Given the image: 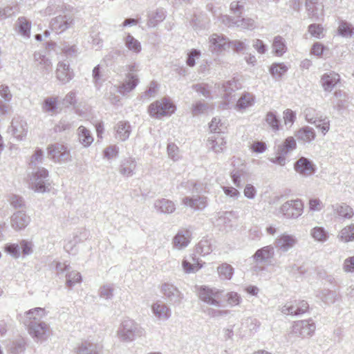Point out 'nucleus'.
<instances>
[{
	"label": "nucleus",
	"instance_id": "1",
	"mask_svg": "<svg viewBox=\"0 0 354 354\" xmlns=\"http://www.w3.org/2000/svg\"><path fill=\"white\" fill-rule=\"evenodd\" d=\"M145 330L140 324L131 319H126L120 325L117 335L124 342H133L136 337L144 335Z\"/></svg>",
	"mask_w": 354,
	"mask_h": 354
},
{
	"label": "nucleus",
	"instance_id": "2",
	"mask_svg": "<svg viewBox=\"0 0 354 354\" xmlns=\"http://www.w3.org/2000/svg\"><path fill=\"white\" fill-rule=\"evenodd\" d=\"M33 319L31 322L26 323L29 335L36 342L46 341L50 335L49 324L42 320Z\"/></svg>",
	"mask_w": 354,
	"mask_h": 354
},
{
	"label": "nucleus",
	"instance_id": "3",
	"mask_svg": "<svg viewBox=\"0 0 354 354\" xmlns=\"http://www.w3.org/2000/svg\"><path fill=\"white\" fill-rule=\"evenodd\" d=\"M306 120L314 124L325 135L330 129V120L328 117L323 115L319 111L312 107H308L304 111Z\"/></svg>",
	"mask_w": 354,
	"mask_h": 354
},
{
	"label": "nucleus",
	"instance_id": "4",
	"mask_svg": "<svg viewBox=\"0 0 354 354\" xmlns=\"http://www.w3.org/2000/svg\"><path fill=\"white\" fill-rule=\"evenodd\" d=\"M48 171L44 167L38 168L31 172L29 178V186L35 192L44 193L49 190L47 178Z\"/></svg>",
	"mask_w": 354,
	"mask_h": 354
},
{
	"label": "nucleus",
	"instance_id": "5",
	"mask_svg": "<svg viewBox=\"0 0 354 354\" xmlns=\"http://www.w3.org/2000/svg\"><path fill=\"white\" fill-rule=\"evenodd\" d=\"M48 157L56 163H65L71 160L69 149L64 144L56 142L47 147Z\"/></svg>",
	"mask_w": 354,
	"mask_h": 354
},
{
	"label": "nucleus",
	"instance_id": "6",
	"mask_svg": "<svg viewBox=\"0 0 354 354\" xmlns=\"http://www.w3.org/2000/svg\"><path fill=\"white\" fill-rule=\"evenodd\" d=\"M274 256V248L272 245H266L257 250L252 256L253 260L257 264L255 270H263V267L261 265L270 264Z\"/></svg>",
	"mask_w": 354,
	"mask_h": 354
},
{
	"label": "nucleus",
	"instance_id": "7",
	"mask_svg": "<svg viewBox=\"0 0 354 354\" xmlns=\"http://www.w3.org/2000/svg\"><path fill=\"white\" fill-rule=\"evenodd\" d=\"M304 212V203L300 199L285 202L279 209V212L286 218H297Z\"/></svg>",
	"mask_w": 354,
	"mask_h": 354
},
{
	"label": "nucleus",
	"instance_id": "8",
	"mask_svg": "<svg viewBox=\"0 0 354 354\" xmlns=\"http://www.w3.org/2000/svg\"><path fill=\"white\" fill-rule=\"evenodd\" d=\"M175 111L174 105L166 99L156 101L149 106V113L151 116L159 118L164 115L173 113Z\"/></svg>",
	"mask_w": 354,
	"mask_h": 354
},
{
	"label": "nucleus",
	"instance_id": "9",
	"mask_svg": "<svg viewBox=\"0 0 354 354\" xmlns=\"http://www.w3.org/2000/svg\"><path fill=\"white\" fill-rule=\"evenodd\" d=\"M74 25V18L71 15H59L50 21L51 30L57 34H60L71 28Z\"/></svg>",
	"mask_w": 354,
	"mask_h": 354
},
{
	"label": "nucleus",
	"instance_id": "10",
	"mask_svg": "<svg viewBox=\"0 0 354 354\" xmlns=\"http://www.w3.org/2000/svg\"><path fill=\"white\" fill-rule=\"evenodd\" d=\"M222 290L208 287H201L198 292L199 298L205 303L216 307L221 306L219 301Z\"/></svg>",
	"mask_w": 354,
	"mask_h": 354
},
{
	"label": "nucleus",
	"instance_id": "11",
	"mask_svg": "<svg viewBox=\"0 0 354 354\" xmlns=\"http://www.w3.org/2000/svg\"><path fill=\"white\" fill-rule=\"evenodd\" d=\"M160 291L172 305L178 306L183 299V294L173 284L164 283L162 284Z\"/></svg>",
	"mask_w": 354,
	"mask_h": 354
},
{
	"label": "nucleus",
	"instance_id": "12",
	"mask_svg": "<svg viewBox=\"0 0 354 354\" xmlns=\"http://www.w3.org/2000/svg\"><path fill=\"white\" fill-rule=\"evenodd\" d=\"M315 324L312 320H300L292 325V332L298 337L312 336L315 330Z\"/></svg>",
	"mask_w": 354,
	"mask_h": 354
},
{
	"label": "nucleus",
	"instance_id": "13",
	"mask_svg": "<svg viewBox=\"0 0 354 354\" xmlns=\"http://www.w3.org/2000/svg\"><path fill=\"white\" fill-rule=\"evenodd\" d=\"M33 64L43 75L49 74L52 71L53 64L50 59L40 51H35L33 53Z\"/></svg>",
	"mask_w": 354,
	"mask_h": 354
},
{
	"label": "nucleus",
	"instance_id": "14",
	"mask_svg": "<svg viewBox=\"0 0 354 354\" xmlns=\"http://www.w3.org/2000/svg\"><path fill=\"white\" fill-rule=\"evenodd\" d=\"M340 75L330 71L324 73L320 77V84L325 92L330 93L340 82Z\"/></svg>",
	"mask_w": 354,
	"mask_h": 354
},
{
	"label": "nucleus",
	"instance_id": "15",
	"mask_svg": "<svg viewBox=\"0 0 354 354\" xmlns=\"http://www.w3.org/2000/svg\"><path fill=\"white\" fill-rule=\"evenodd\" d=\"M309 308L308 304L304 300L294 301L283 306L281 308L285 315H299L306 313Z\"/></svg>",
	"mask_w": 354,
	"mask_h": 354
},
{
	"label": "nucleus",
	"instance_id": "16",
	"mask_svg": "<svg viewBox=\"0 0 354 354\" xmlns=\"http://www.w3.org/2000/svg\"><path fill=\"white\" fill-rule=\"evenodd\" d=\"M297 243V239L295 236L283 233L275 239L274 243L278 251L286 252L294 248Z\"/></svg>",
	"mask_w": 354,
	"mask_h": 354
},
{
	"label": "nucleus",
	"instance_id": "17",
	"mask_svg": "<svg viewBox=\"0 0 354 354\" xmlns=\"http://www.w3.org/2000/svg\"><path fill=\"white\" fill-rule=\"evenodd\" d=\"M9 131L17 140H22L28 132L26 122L19 117L14 118L9 127Z\"/></svg>",
	"mask_w": 354,
	"mask_h": 354
},
{
	"label": "nucleus",
	"instance_id": "18",
	"mask_svg": "<svg viewBox=\"0 0 354 354\" xmlns=\"http://www.w3.org/2000/svg\"><path fill=\"white\" fill-rule=\"evenodd\" d=\"M294 169L300 175L308 177L315 173V166L308 158L301 157L295 162Z\"/></svg>",
	"mask_w": 354,
	"mask_h": 354
},
{
	"label": "nucleus",
	"instance_id": "19",
	"mask_svg": "<svg viewBox=\"0 0 354 354\" xmlns=\"http://www.w3.org/2000/svg\"><path fill=\"white\" fill-rule=\"evenodd\" d=\"M55 76L61 84H66L73 78L74 73L71 68L69 64L64 62H59L55 71Z\"/></svg>",
	"mask_w": 354,
	"mask_h": 354
},
{
	"label": "nucleus",
	"instance_id": "20",
	"mask_svg": "<svg viewBox=\"0 0 354 354\" xmlns=\"http://www.w3.org/2000/svg\"><path fill=\"white\" fill-rule=\"evenodd\" d=\"M192 233L187 229L179 230L172 240L173 248L181 250L187 248L191 241Z\"/></svg>",
	"mask_w": 354,
	"mask_h": 354
},
{
	"label": "nucleus",
	"instance_id": "21",
	"mask_svg": "<svg viewBox=\"0 0 354 354\" xmlns=\"http://www.w3.org/2000/svg\"><path fill=\"white\" fill-rule=\"evenodd\" d=\"M209 42L212 51L220 52L230 48V41L223 35L212 34L209 38Z\"/></svg>",
	"mask_w": 354,
	"mask_h": 354
},
{
	"label": "nucleus",
	"instance_id": "22",
	"mask_svg": "<svg viewBox=\"0 0 354 354\" xmlns=\"http://www.w3.org/2000/svg\"><path fill=\"white\" fill-rule=\"evenodd\" d=\"M30 217L23 211H17L10 217L12 228L16 231L24 230L30 223Z\"/></svg>",
	"mask_w": 354,
	"mask_h": 354
},
{
	"label": "nucleus",
	"instance_id": "23",
	"mask_svg": "<svg viewBox=\"0 0 354 354\" xmlns=\"http://www.w3.org/2000/svg\"><path fill=\"white\" fill-rule=\"evenodd\" d=\"M151 311L154 316L160 321H167L171 315V311L169 306L159 301L151 305Z\"/></svg>",
	"mask_w": 354,
	"mask_h": 354
},
{
	"label": "nucleus",
	"instance_id": "24",
	"mask_svg": "<svg viewBox=\"0 0 354 354\" xmlns=\"http://www.w3.org/2000/svg\"><path fill=\"white\" fill-rule=\"evenodd\" d=\"M182 204L194 210H202L207 205V197L203 196H186L182 199Z\"/></svg>",
	"mask_w": 354,
	"mask_h": 354
},
{
	"label": "nucleus",
	"instance_id": "25",
	"mask_svg": "<svg viewBox=\"0 0 354 354\" xmlns=\"http://www.w3.org/2000/svg\"><path fill=\"white\" fill-rule=\"evenodd\" d=\"M226 140L222 134H212L207 142V146L209 149L215 153H221L225 148Z\"/></svg>",
	"mask_w": 354,
	"mask_h": 354
},
{
	"label": "nucleus",
	"instance_id": "26",
	"mask_svg": "<svg viewBox=\"0 0 354 354\" xmlns=\"http://www.w3.org/2000/svg\"><path fill=\"white\" fill-rule=\"evenodd\" d=\"M102 346L88 340L82 342L76 347V354H100Z\"/></svg>",
	"mask_w": 354,
	"mask_h": 354
},
{
	"label": "nucleus",
	"instance_id": "27",
	"mask_svg": "<svg viewBox=\"0 0 354 354\" xmlns=\"http://www.w3.org/2000/svg\"><path fill=\"white\" fill-rule=\"evenodd\" d=\"M153 207L158 213L170 214L176 210V205L172 201L167 198L157 199L153 203Z\"/></svg>",
	"mask_w": 354,
	"mask_h": 354
},
{
	"label": "nucleus",
	"instance_id": "28",
	"mask_svg": "<svg viewBox=\"0 0 354 354\" xmlns=\"http://www.w3.org/2000/svg\"><path fill=\"white\" fill-rule=\"evenodd\" d=\"M295 136L299 142L310 143L315 139L316 132L313 128L305 126L297 130L295 133Z\"/></svg>",
	"mask_w": 354,
	"mask_h": 354
},
{
	"label": "nucleus",
	"instance_id": "29",
	"mask_svg": "<svg viewBox=\"0 0 354 354\" xmlns=\"http://www.w3.org/2000/svg\"><path fill=\"white\" fill-rule=\"evenodd\" d=\"M138 82L139 80L137 75L127 73L124 82L118 87V91L122 95H125L133 90Z\"/></svg>",
	"mask_w": 354,
	"mask_h": 354
},
{
	"label": "nucleus",
	"instance_id": "30",
	"mask_svg": "<svg viewBox=\"0 0 354 354\" xmlns=\"http://www.w3.org/2000/svg\"><path fill=\"white\" fill-rule=\"evenodd\" d=\"M182 266L185 273H195L202 268L198 259L194 254L189 255L183 260Z\"/></svg>",
	"mask_w": 354,
	"mask_h": 354
},
{
	"label": "nucleus",
	"instance_id": "31",
	"mask_svg": "<svg viewBox=\"0 0 354 354\" xmlns=\"http://www.w3.org/2000/svg\"><path fill=\"white\" fill-rule=\"evenodd\" d=\"M136 167V162L132 158L122 160L119 167V172L121 175L127 177L132 176Z\"/></svg>",
	"mask_w": 354,
	"mask_h": 354
},
{
	"label": "nucleus",
	"instance_id": "32",
	"mask_svg": "<svg viewBox=\"0 0 354 354\" xmlns=\"http://www.w3.org/2000/svg\"><path fill=\"white\" fill-rule=\"evenodd\" d=\"M115 131L116 138L121 141H125L130 136L131 131V125L129 122L120 121L117 124Z\"/></svg>",
	"mask_w": 354,
	"mask_h": 354
},
{
	"label": "nucleus",
	"instance_id": "33",
	"mask_svg": "<svg viewBox=\"0 0 354 354\" xmlns=\"http://www.w3.org/2000/svg\"><path fill=\"white\" fill-rule=\"evenodd\" d=\"M79 142L84 147H89L94 138L91 131L84 126H80L77 130Z\"/></svg>",
	"mask_w": 354,
	"mask_h": 354
},
{
	"label": "nucleus",
	"instance_id": "34",
	"mask_svg": "<svg viewBox=\"0 0 354 354\" xmlns=\"http://www.w3.org/2000/svg\"><path fill=\"white\" fill-rule=\"evenodd\" d=\"M239 88L238 83L236 80H229L225 82L222 88L223 90V97L227 102H230L233 100L234 95H232V93L235 92Z\"/></svg>",
	"mask_w": 354,
	"mask_h": 354
},
{
	"label": "nucleus",
	"instance_id": "35",
	"mask_svg": "<svg viewBox=\"0 0 354 354\" xmlns=\"http://www.w3.org/2000/svg\"><path fill=\"white\" fill-rule=\"evenodd\" d=\"M18 32L24 38L30 36L31 23L25 17H20L16 22Z\"/></svg>",
	"mask_w": 354,
	"mask_h": 354
},
{
	"label": "nucleus",
	"instance_id": "36",
	"mask_svg": "<svg viewBox=\"0 0 354 354\" xmlns=\"http://www.w3.org/2000/svg\"><path fill=\"white\" fill-rule=\"evenodd\" d=\"M297 143L293 137H288L282 144L277 147L276 153L287 155L289 152L296 149Z\"/></svg>",
	"mask_w": 354,
	"mask_h": 354
},
{
	"label": "nucleus",
	"instance_id": "37",
	"mask_svg": "<svg viewBox=\"0 0 354 354\" xmlns=\"http://www.w3.org/2000/svg\"><path fill=\"white\" fill-rule=\"evenodd\" d=\"M308 18L313 21H321L324 17V6L321 4L313 5L306 8Z\"/></svg>",
	"mask_w": 354,
	"mask_h": 354
},
{
	"label": "nucleus",
	"instance_id": "38",
	"mask_svg": "<svg viewBox=\"0 0 354 354\" xmlns=\"http://www.w3.org/2000/svg\"><path fill=\"white\" fill-rule=\"evenodd\" d=\"M333 209L339 216L344 218H351L354 214L353 209L344 203L335 204L333 205Z\"/></svg>",
	"mask_w": 354,
	"mask_h": 354
},
{
	"label": "nucleus",
	"instance_id": "39",
	"mask_svg": "<svg viewBox=\"0 0 354 354\" xmlns=\"http://www.w3.org/2000/svg\"><path fill=\"white\" fill-rule=\"evenodd\" d=\"M337 238L343 242L347 243L354 241V223H351L342 228L337 235Z\"/></svg>",
	"mask_w": 354,
	"mask_h": 354
},
{
	"label": "nucleus",
	"instance_id": "40",
	"mask_svg": "<svg viewBox=\"0 0 354 354\" xmlns=\"http://www.w3.org/2000/svg\"><path fill=\"white\" fill-rule=\"evenodd\" d=\"M316 297L325 304H333L336 300V292L328 289H322L317 292Z\"/></svg>",
	"mask_w": 354,
	"mask_h": 354
},
{
	"label": "nucleus",
	"instance_id": "41",
	"mask_svg": "<svg viewBox=\"0 0 354 354\" xmlns=\"http://www.w3.org/2000/svg\"><path fill=\"white\" fill-rule=\"evenodd\" d=\"M165 17V11L162 9H158L155 12H151L148 15L147 25L149 27H155L160 22L162 21Z\"/></svg>",
	"mask_w": 354,
	"mask_h": 354
},
{
	"label": "nucleus",
	"instance_id": "42",
	"mask_svg": "<svg viewBox=\"0 0 354 354\" xmlns=\"http://www.w3.org/2000/svg\"><path fill=\"white\" fill-rule=\"evenodd\" d=\"M58 97H48L44 100L42 110L45 113L53 115L57 112Z\"/></svg>",
	"mask_w": 354,
	"mask_h": 354
},
{
	"label": "nucleus",
	"instance_id": "43",
	"mask_svg": "<svg viewBox=\"0 0 354 354\" xmlns=\"http://www.w3.org/2000/svg\"><path fill=\"white\" fill-rule=\"evenodd\" d=\"M26 341L24 338L19 337L13 340L8 346V351L12 354H21L26 350Z\"/></svg>",
	"mask_w": 354,
	"mask_h": 354
},
{
	"label": "nucleus",
	"instance_id": "44",
	"mask_svg": "<svg viewBox=\"0 0 354 354\" xmlns=\"http://www.w3.org/2000/svg\"><path fill=\"white\" fill-rule=\"evenodd\" d=\"M265 121L266 124L271 128L272 131L277 132L280 129V120L277 115L275 111H269L266 113Z\"/></svg>",
	"mask_w": 354,
	"mask_h": 354
},
{
	"label": "nucleus",
	"instance_id": "45",
	"mask_svg": "<svg viewBox=\"0 0 354 354\" xmlns=\"http://www.w3.org/2000/svg\"><path fill=\"white\" fill-rule=\"evenodd\" d=\"M44 159V151L37 148L30 158L29 169H32V171L37 170L39 165L43 162Z\"/></svg>",
	"mask_w": 354,
	"mask_h": 354
},
{
	"label": "nucleus",
	"instance_id": "46",
	"mask_svg": "<svg viewBox=\"0 0 354 354\" xmlns=\"http://www.w3.org/2000/svg\"><path fill=\"white\" fill-rule=\"evenodd\" d=\"M354 28L353 25L346 21H340L337 28V32L339 35L345 38H351L353 35Z\"/></svg>",
	"mask_w": 354,
	"mask_h": 354
},
{
	"label": "nucleus",
	"instance_id": "47",
	"mask_svg": "<svg viewBox=\"0 0 354 354\" xmlns=\"http://www.w3.org/2000/svg\"><path fill=\"white\" fill-rule=\"evenodd\" d=\"M272 48L276 55L282 56L287 50L284 39L281 36L275 37L272 43Z\"/></svg>",
	"mask_w": 354,
	"mask_h": 354
},
{
	"label": "nucleus",
	"instance_id": "48",
	"mask_svg": "<svg viewBox=\"0 0 354 354\" xmlns=\"http://www.w3.org/2000/svg\"><path fill=\"white\" fill-rule=\"evenodd\" d=\"M254 103V96L250 93H245L237 101L236 107L239 109H245L252 106Z\"/></svg>",
	"mask_w": 354,
	"mask_h": 354
},
{
	"label": "nucleus",
	"instance_id": "49",
	"mask_svg": "<svg viewBox=\"0 0 354 354\" xmlns=\"http://www.w3.org/2000/svg\"><path fill=\"white\" fill-rule=\"evenodd\" d=\"M125 46L135 53H139L142 47L140 42L135 39L131 35L128 34L124 39Z\"/></svg>",
	"mask_w": 354,
	"mask_h": 354
},
{
	"label": "nucleus",
	"instance_id": "50",
	"mask_svg": "<svg viewBox=\"0 0 354 354\" xmlns=\"http://www.w3.org/2000/svg\"><path fill=\"white\" fill-rule=\"evenodd\" d=\"M313 238L319 242H325L328 239V233L322 227H315L310 231Z\"/></svg>",
	"mask_w": 354,
	"mask_h": 354
},
{
	"label": "nucleus",
	"instance_id": "51",
	"mask_svg": "<svg viewBox=\"0 0 354 354\" xmlns=\"http://www.w3.org/2000/svg\"><path fill=\"white\" fill-rule=\"evenodd\" d=\"M288 68L283 63H274L270 68V74L275 78H280L284 75Z\"/></svg>",
	"mask_w": 354,
	"mask_h": 354
},
{
	"label": "nucleus",
	"instance_id": "52",
	"mask_svg": "<svg viewBox=\"0 0 354 354\" xmlns=\"http://www.w3.org/2000/svg\"><path fill=\"white\" fill-rule=\"evenodd\" d=\"M26 317L28 319V322H31L33 320V318H35L37 320H41V318H44L46 315V313L44 308H35L29 310L26 313Z\"/></svg>",
	"mask_w": 354,
	"mask_h": 354
},
{
	"label": "nucleus",
	"instance_id": "53",
	"mask_svg": "<svg viewBox=\"0 0 354 354\" xmlns=\"http://www.w3.org/2000/svg\"><path fill=\"white\" fill-rule=\"evenodd\" d=\"M219 277L222 279H230L233 275L234 269L227 263H223L217 268Z\"/></svg>",
	"mask_w": 354,
	"mask_h": 354
},
{
	"label": "nucleus",
	"instance_id": "54",
	"mask_svg": "<svg viewBox=\"0 0 354 354\" xmlns=\"http://www.w3.org/2000/svg\"><path fill=\"white\" fill-rule=\"evenodd\" d=\"M168 157L176 162L181 158V154L178 147L174 142H169L167 146Z\"/></svg>",
	"mask_w": 354,
	"mask_h": 354
},
{
	"label": "nucleus",
	"instance_id": "55",
	"mask_svg": "<svg viewBox=\"0 0 354 354\" xmlns=\"http://www.w3.org/2000/svg\"><path fill=\"white\" fill-rule=\"evenodd\" d=\"M196 251L203 256L209 254L212 251L210 241L207 239L201 240L196 245Z\"/></svg>",
	"mask_w": 354,
	"mask_h": 354
},
{
	"label": "nucleus",
	"instance_id": "56",
	"mask_svg": "<svg viewBox=\"0 0 354 354\" xmlns=\"http://www.w3.org/2000/svg\"><path fill=\"white\" fill-rule=\"evenodd\" d=\"M234 26L243 29L252 30L255 28V22L251 18H239L235 19Z\"/></svg>",
	"mask_w": 354,
	"mask_h": 354
},
{
	"label": "nucleus",
	"instance_id": "57",
	"mask_svg": "<svg viewBox=\"0 0 354 354\" xmlns=\"http://www.w3.org/2000/svg\"><path fill=\"white\" fill-rule=\"evenodd\" d=\"M66 286L69 288H72L76 283H81L82 275L77 271H71L68 272L66 276Z\"/></svg>",
	"mask_w": 354,
	"mask_h": 354
},
{
	"label": "nucleus",
	"instance_id": "58",
	"mask_svg": "<svg viewBox=\"0 0 354 354\" xmlns=\"http://www.w3.org/2000/svg\"><path fill=\"white\" fill-rule=\"evenodd\" d=\"M62 53L67 57H76L79 53V49L75 44H70L64 42L62 46Z\"/></svg>",
	"mask_w": 354,
	"mask_h": 354
},
{
	"label": "nucleus",
	"instance_id": "59",
	"mask_svg": "<svg viewBox=\"0 0 354 354\" xmlns=\"http://www.w3.org/2000/svg\"><path fill=\"white\" fill-rule=\"evenodd\" d=\"M193 89L206 98L211 97L209 86L205 83H199L192 86Z\"/></svg>",
	"mask_w": 354,
	"mask_h": 354
},
{
	"label": "nucleus",
	"instance_id": "60",
	"mask_svg": "<svg viewBox=\"0 0 354 354\" xmlns=\"http://www.w3.org/2000/svg\"><path fill=\"white\" fill-rule=\"evenodd\" d=\"M308 32L313 37L320 39L324 36V28L321 24H313L308 26Z\"/></svg>",
	"mask_w": 354,
	"mask_h": 354
},
{
	"label": "nucleus",
	"instance_id": "61",
	"mask_svg": "<svg viewBox=\"0 0 354 354\" xmlns=\"http://www.w3.org/2000/svg\"><path fill=\"white\" fill-rule=\"evenodd\" d=\"M207 109L208 104L207 103L198 101L192 105V113L194 115H198L205 113Z\"/></svg>",
	"mask_w": 354,
	"mask_h": 354
},
{
	"label": "nucleus",
	"instance_id": "62",
	"mask_svg": "<svg viewBox=\"0 0 354 354\" xmlns=\"http://www.w3.org/2000/svg\"><path fill=\"white\" fill-rule=\"evenodd\" d=\"M72 123L66 119H62L55 126L54 131L56 133H61L68 131L72 128Z\"/></svg>",
	"mask_w": 354,
	"mask_h": 354
},
{
	"label": "nucleus",
	"instance_id": "63",
	"mask_svg": "<svg viewBox=\"0 0 354 354\" xmlns=\"http://www.w3.org/2000/svg\"><path fill=\"white\" fill-rule=\"evenodd\" d=\"M100 297L106 299H111L113 296V288L110 284H106L102 286L100 289Z\"/></svg>",
	"mask_w": 354,
	"mask_h": 354
},
{
	"label": "nucleus",
	"instance_id": "64",
	"mask_svg": "<svg viewBox=\"0 0 354 354\" xmlns=\"http://www.w3.org/2000/svg\"><path fill=\"white\" fill-rule=\"evenodd\" d=\"M227 301L230 306H238L241 302V297L236 292H230L226 295Z\"/></svg>",
	"mask_w": 354,
	"mask_h": 354
}]
</instances>
